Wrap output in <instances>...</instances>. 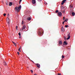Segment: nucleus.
<instances>
[{
  "instance_id": "1",
  "label": "nucleus",
  "mask_w": 75,
  "mask_h": 75,
  "mask_svg": "<svg viewBox=\"0 0 75 75\" xmlns=\"http://www.w3.org/2000/svg\"><path fill=\"white\" fill-rule=\"evenodd\" d=\"M21 6L20 5L18 7H16L15 8V10L16 12H19L20 10H21Z\"/></svg>"
},
{
  "instance_id": "2",
  "label": "nucleus",
  "mask_w": 75,
  "mask_h": 75,
  "mask_svg": "<svg viewBox=\"0 0 75 75\" xmlns=\"http://www.w3.org/2000/svg\"><path fill=\"white\" fill-rule=\"evenodd\" d=\"M44 33L43 32V30L41 29H40L38 32V34L39 35H42V34Z\"/></svg>"
},
{
  "instance_id": "3",
  "label": "nucleus",
  "mask_w": 75,
  "mask_h": 75,
  "mask_svg": "<svg viewBox=\"0 0 75 75\" xmlns=\"http://www.w3.org/2000/svg\"><path fill=\"white\" fill-rule=\"evenodd\" d=\"M70 35V33H69V32L68 33L67 35V36H68V37L67 38V40H69V38H70V35Z\"/></svg>"
},
{
  "instance_id": "4",
  "label": "nucleus",
  "mask_w": 75,
  "mask_h": 75,
  "mask_svg": "<svg viewBox=\"0 0 75 75\" xmlns=\"http://www.w3.org/2000/svg\"><path fill=\"white\" fill-rule=\"evenodd\" d=\"M6 21L7 23H8V24L9 23V22L10 21V19H9V18L8 17H7L6 18Z\"/></svg>"
},
{
  "instance_id": "5",
  "label": "nucleus",
  "mask_w": 75,
  "mask_h": 75,
  "mask_svg": "<svg viewBox=\"0 0 75 75\" xmlns=\"http://www.w3.org/2000/svg\"><path fill=\"white\" fill-rule=\"evenodd\" d=\"M58 16H62V13L61 12H59L58 13Z\"/></svg>"
},
{
  "instance_id": "6",
  "label": "nucleus",
  "mask_w": 75,
  "mask_h": 75,
  "mask_svg": "<svg viewBox=\"0 0 75 75\" xmlns=\"http://www.w3.org/2000/svg\"><path fill=\"white\" fill-rule=\"evenodd\" d=\"M67 1V0H63L62 1V3H61V5H63L64 3H65V2Z\"/></svg>"
},
{
  "instance_id": "7",
  "label": "nucleus",
  "mask_w": 75,
  "mask_h": 75,
  "mask_svg": "<svg viewBox=\"0 0 75 75\" xmlns=\"http://www.w3.org/2000/svg\"><path fill=\"white\" fill-rule=\"evenodd\" d=\"M37 67H38V68H40V65L38 64H36Z\"/></svg>"
},
{
  "instance_id": "8",
  "label": "nucleus",
  "mask_w": 75,
  "mask_h": 75,
  "mask_svg": "<svg viewBox=\"0 0 75 75\" xmlns=\"http://www.w3.org/2000/svg\"><path fill=\"white\" fill-rule=\"evenodd\" d=\"M35 2H36V1H35V0H33L32 1V3L33 4H35Z\"/></svg>"
},
{
  "instance_id": "9",
  "label": "nucleus",
  "mask_w": 75,
  "mask_h": 75,
  "mask_svg": "<svg viewBox=\"0 0 75 75\" xmlns=\"http://www.w3.org/2000/svg\"><path fill=\"white\" fill-rule=\"evenodd\" d=\"M12 4H13V3L12 2H10L9 4V6H12Z\"/></svg>"
},
{
  "instance_id": "10",
  "label": "nucleus",
  "mask_w": 75,
  "mask_h": 75,
  "mask_svg": "<svg viewBox=\"0 0 75 75\" xmlns=\"http://www.w3.org/2000/svg\"><path fill=\"white\" fill-rule=\"evenodd\" d=\"M65 44V45H67L68 44V43L66 42V41H64L63 43V45H64Z\"/></svg>"
},
{
  "instance_id": "11",
  "label": "nucleus",
  "mask_w": 75,
  "mask_h": 75,
  "mask_svg": "<svg viewBox=\"0 0 75 75\" xmlns=\"http://www.w3.org/2000/svg\"><path fill=\"white\" fill-rule=\"evenodd\" d=\"M25 28V25H24L22 27V30H24Z\"/></svg>"
},
{
  "instance_id": "12",
  "label": "nucleus",
  "mask_w": 75,
  "mask_h": 75,
  "mask_svg": "<svg viewBox=\"0 0 75 75\" xmlns=\"http://www.w3.org/2000/svg\"><path fill=\"white\" fill-rule=\"evenodd\" d=\"M62 42L61 41H59V45H62Z\"/></svg>"
},
{
  "instance_id": "13",
  "label": "nucleus",
  "mask_w": 75,
  "mask_h": 75,
  "mask_svg": "<svg viewBox=\"0 0 75 75\" xmlns=\"http://www.w3.org/2000/svg\"><path fill=\"white\" fill-rule=\"evenodd\" d=\"M3 64L4 65H7V63L6 62H4Z\"/></svg>"
},
{
  "instance_id": "14",
  "label": "nucleus",
  "mask_w": 75,
  "mask_h": 75,
  "mask_svg": "<svg viewBox=\"0 0 75 75\" xmlns=\"http://www.w3.org/2000/svg\"><path fill=\"white\" fill-rule=\"evenodd\" d=\"M72 7H73V6H72V5H70L69 7V8H72Z\"/></svg>"
},
{
  "instance_id": "15",
  "label": "nucleus",
  "mask_w": 75,
  "mask_h": 75,
  "mask_svg": "<svg viewBox=\"0 0 75 75\" xmlns=\"http://www.w3.org/2000/svg\"><path fill=\"white\" fill-rule=\"evenodd\" d=\"M27 20H31V18L29 17V18H27Z\"/></svg>"
},
{
  "instance_id": "16",
  "label": "nucleus",
  "mask_w": 75,
  "mask_h": 75,
  "mask_svg": "<svg viewBox=\"0 0 75 75\" xmlns=\"http://www.w3.org/2000/svg\"><path fill=\"white\" fill-rule=\"evenodd\" d=\"M75 13L74 12H73L72 13V16H75Z\"/></svg>"
},
{
  "instance_id": "17",
  "label": "nucleus",
  "mask_w": 75,
  "mask_h": 75,
  "mask_svg": "<svg viewBox=\"0 0 75 75\" xmlns=\"http://www.w3.org/2000/svg\"><path fill=\"white\" fill-rule=\"evenodd\" d=\"M12 42L13 43V44H14V45H15V46H17V44H16V43H15V42Z\"/></svg>"
},
{
  "instance_id": "18",
  "label": "nucleus",
  "mask_w": 75,
  "mask_h": 75,
  "mask_svg": "<svg viewBox=\"0 0 75 75\" xmlns=\"http://www.w3.org/2000/svg\"><path fill=\"white\" fill-rule=\"evenodd\" d=\"M62 30L63 32H64V29H62Z\"/></svg>"
},
{
  "instance_id": "19",
  "label": "nucleus",
  "mask_w": 75,
  "mask_h": 75,
  "mask_svg": "<svg viewBox=\"0 0 75 75\" xmlns=\"http://www.w3.org/2000/svg\"><path fill=\"white\" fill-rule=\"evenodd\" d=\"M6 5H8V2H6Z\"/></svg>"
},
{
  "instance_id": "20",
  "label": "nucleus",
  "mask_w": 75,
  "mask_h": 75,
  "mask_svg": "<svg viewBox=\"0 0 75 75\" xmlns=\"http://www.w3.org/2000/svg\"><path fill=\"white\" fill-rule=\"evenodd\" d=\"M23 21V20L22 21V24H24V22Z\"/></svg>"
},
{
  "instance_id": "21",
  "label": "nucleus",
  "mask_w": 75,
  "mask_h": 75,
  "mask_svg": "<svg viewBox=\"0 0 75 75\" xmlns=\"http://www.w3.org/2000/svg\"><path fill=\"white\" fill-rule=\"evenodd\" d=\"M21 1H22V0H20V1H19V4H20L21 3Z\"/></svg>"
},
{
  "instance_id": "22",
  "label": "nucleus",
  "mask_w": 75,
  "mask_h": 75,
  "mask_svg": "<svg viewBox=\"0 0 75 75\" xmlns=\"http://www.w3.org/2000/svg\"><path fill=\"white\" fill-rule=\"evenodd\" d=\"M59 11L58 10H57L56 11H55V12H56V13H58V12H59Z\"/></svg>"
},
{
  "instance_id": "23",
  "label": "nucleus",
  "mask_w": 75,
  "mask_h": 75,
  "mask_svg": "<svg viewBox=\"0 0 75 75\" xmlns=\"http://www.w3.org/2000/svg\"><path fill=\"white\" fill-rule=\"evenodd\" d=\"M18 35L19 36H20V35H21V33H18Z\"/></svg>"
},
{
  "instance_id": "24",
  "label": "nucleus",
  "mask_w": 75,
  "mask_h": 75,
  "mask_svg": "<svg viewBox=\"0 0 75 75\" xmlns=\"http://www.w3.org/2000/svg\"><path fill=\"white\" fill-rule=\"evenodd\" d=\"M64 57H65V56L64 55H62V58H64Z\"/></svg>"
},
{
  "instance_id": "25",
  "label": "nucleus",
  "mask_w": 75,
  "mask_h": 75,
  "mask_svg": "<svg viewBox=\"0 0 75 75\" xmlns=\"http://www.w3.org/2000/svg\"><path fill=\"white\" fill-rule=\"evenodd\" d=\"M17 28H18V26H16V30H17Z\"/></svg>"
},
{
  "instance_id": "26",
  "label": "nucleus",
  "mask_w": 75,
  "mask_h": 75,
  "mask_svg": "<svg viewBox=\"0 0 75 75\" xmlns=\"http://www.w3.org/2000/svg\"><path fill=\"white\" fill-rule=\"evenodd\" d=\"M65 27L67 28V27H68V25H65Z\"/></svg>"
},
{
  "instance_id": "27",
  "label": "nucleus",
  "mask_w": 75,
  "mask_h": 75,
  "mask_svg": "<svg viewBox=\"0 0 75 75\" xmlns=\"http://www.w3.org/2000/svg\"><path fill=\"white\" fill-rule=\"evenodd\" d=\"M30 72H31L32 73H33V70H30Z\"/></svg>"
},
{
  "instance_id": "28",
  "label": "nucleus",
  "mask_w": 75,
  "mask_h": 75,
  "mask_svg": "<svg viewBox=\"0 0 75 75\" xmlns=\"http://www.w3.org/2000/svg\"><path fill=\"white\" fill-rule=\"evenodd\" d=\"M18 51H19V52H21V51H20V49H18Z\"/></svg>"
},
{
  "instance_id": "29",
  "label": "nucleus",
  "mask_w": 75,
  "mask_h": 75,
  "mask_svg": "<svg viewBox=\"0 0 75 75\" xmlns=\"http://www.w3.org/2000/svg\"><path fill=\"white\" fill-rule=\"evenodd\" d=\"M58 75H61V74L60 73H58L57 74Z\"/></svg>"
},
{
  "instance_id": "30",
  "label": "nucleus",
  "mask_w": 75,
  "mask_h": 75,
  "mask_svg": "<svg viewBox=\"0 0 75 75\" xmlns=\"http://www.w3.org/2000/svg\"><path fill=\"white\" fill-rule=\"evenodd\" d=\"M6 13H4V16H6Z\"/></svg>"
},
{
  "instance_id": "31",
  "label": "nucleus",
  "mask_w": 75,
  "mask_h": 75,
  "mask_svg": "<svg viewBox=\"0 0 75 75\" xmlns=\"http://www.w3.org/2000/svg\"><path fill=\"white\" fill-rule=\"evenodd\" d=\"M64 38L65 40H67V38H66V37H64Z\"/></svg>"
},
{
  "instance_id": "32",
  "label": "nucleus",
  "mask_w": 75,
  "mask_h": 75,
  "mask_svg": "<svg viewBox=\"0 0 75 75\" xmlns=\"http://www.w3.org/2000/svg\"><path fill=\"white\" fill-rule=\"evenodd\" d=\"M65 21H64V22H63V23H62L63 24H64V23H65Z\"/></svg>"
},
{
  "instance_id": "33",
  "label": "nucleus",
  "mask_w": 75,
  "mask_h": 75,
  "mask_svg": "<svg viewBox=\"0 0 75 75\" xmlns=\"http://www.w3.org/2000/svg\"><path fill=\"white\" fill-rule=\"evenodd\" d=\"M17 54H18V55H19L20 54V53H19V52H18Z\"/></svg>"
},
{
  "instance_id": "34",
  "label": "nucleus",
  "mask_w": 75,
  "mask_h": 75,
  "mask_svg": "<svg viewBox=\"0 0 75 75\" xmlns=\"http://www.w3.org/2000/svg\"><path fill=\"white\" fill-rule=\"evenodd\" d=\"M8 16V17H9V14H8L7 15Z\"/></svg>"
},
{
  "instance_id": "35",
  "label": "nucleus",
  "mask_w": 75,
  "mask_h": 75,
  "mask_svg": "<svg viewBox=\"0 0 75 75\" xmlns=\"http://www.w3.org/2000/svg\"><path fill=\"white\" fill-rule=\"evenodd\" d=\"M65 17H63V20H65Z\"/></svg>"
},
{
  "instance_id": "36",
  "label": "nucleus",
  "mask_w": 75,
  "mask_h": 75,
  "mask_svg": "<svg viewBox=\"0 0 75 75\" xmlns=\"http://www.w3.org/2000/svg\"><path fill=\"white\" fill-rule=\"evenodd\" d=\"M65 11H63V13H65Z\"/></svg>"
},
{
  "instance_id": "37",
  "label": "nucleus",
  "mask_w": 75,
  "mask_h": 75,
  "mask_svg": "<svg viewBox=\"0 0 75 75\" xmlns=\"http://www.w3.org/2000/svg\"><path fill=\"white\" fill-rule=\"evenodd\" d=\"M38 1H41V0H38Z\"/></svg>"
},
{
  "instance_id": "38",
  "label": "nucleus",
  "mask_w": 75,
  "mask_h": 75,
  "mask_svg": "<svg viewBox=\"0 0 75 75\" xmlns=\"http://www.w3.org/2000/svg\"><path fill=\"white\" fill-rule=\"evenodd\" d=\"M2 3H4V1H2Z\"/></svg>"
},
{
  "instance_id": "39",
  "label": "nucleus",
  "mask_w": 75,
  "mask_h": 75,
  "mask_svg": "<svg viewBox=\"0 0 75 75\" xmlns=\"http://www.w3.org/2000/svg\"><path fill=\"white\" fill-rule=\"evenodd\" d=\"M64 21H65V22L66 21V22H67V20L65 19Z\"/></svg>"
},
{
  "instance_id": "40",
  "label": "nucleus",
  "mask_w": 75,
  "mask_h": 75,
  "mask_svg": "<svg viewBox=\"0 0 75 75\" xmlns=\"http://www.w3.org/2000/svg\"><path fill=\"white\" fill-rule=\"evenodd\" d=\"M64 28V27L63 26H62V29H63Z\"/></svg>"
},
{
  "instance_id": "41",
  "label": "nucleus",
  "mask_w": 75,
  "mask_h": 75,
  "mask_svg": "<svg viewBox=\"0 0 75 75\" xmlns=\"http://www.w3.org/2000/svg\"><path fill=\"white\" fill-rule=\"evenodd\" d=\"M34 75H37V74H34Z\"/></svg>"
},
{
  "instance_id": "42",
  "label": "nucleus",
  "mask_w": 75,
  "mask_h": 75,
  "mask_svg": "<svg viewBox=\"0 0 75 75\" xmlns=\"http://www.w3.org/2000/svg\"><path fill=\"white\" fill-rule=\"evenodd\" d=\"M19 49H21V46L20 47Z\"/></svg>"
},
{
  "instance_id": "43",
  "label": "nucleus",
  "mask_w": 75,
  "mask_h": 75,
  "mask_svg": "<svg viewBox=\"0 0 75 75\" xmlns=\"http://www.w3.org/2000/svg\"><path fill=\"white\" fill-rule=\"evenodd\" d=\"M45 4H47V3H45Z\"/></svg>"
},
{
  "instance_id": "44",
  "label": "nucleus",
  "mask_w": 75,
  "mask_h": 75,
  "mask_svg": "<svg viewBox=\"0 0 75 75\" xmlns=\"http://www.w3.org/2000/svg\"><path fill=\"white\" fill-rule=\"evenodd\" d=\"M21 38V37H20V38Z\"/></svg>"
}]
</instances>
